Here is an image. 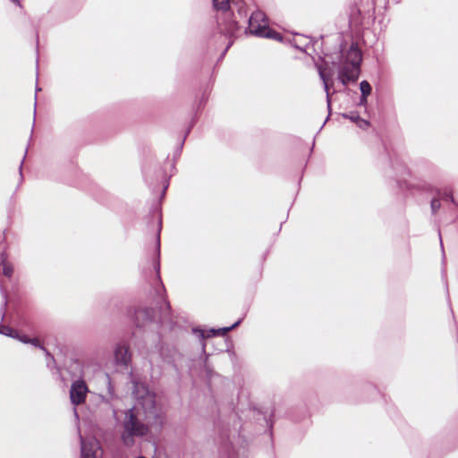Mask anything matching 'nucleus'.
<instances>
[{
    "label": "nucleus",
    "instance_id": "nucleus-1",
    "mask_svg": "<svg viewBox=\"0 0 458 458\" xmlns=\"http://www.w3.org/2000/svg\"><path fill=\"white\" fill-rule=\"evenodd\" d=\"M132 394L135 399L133 406L124 411L122 421L121 439L126 446H132L135 437L146 436L149 425L157 417L156 395L148 387L139 382H133Z\"/></svg>",
    "mask_w": 458,
    "mask_h": 458
},
{
    "label": "nucleus",
    "instance_id": "nucleus-2",
    "mask_svg": "<svg viewBox=\"0 0 458 458\" xmlns=\"http://www.w3.org/2000/svg\"><path fill=\"white\" fill-rule=\"evenodd\" d=\"M361 53L357 47L352 45L343 55L339 66L338 78L344 85L358 80Z\"/></svg>",
    "mask_w": 458,
    "mask_h": 458
},
{
    "label": "nucleus",
    "instance_id": "nucleus-3",
    "mask_svg": "<svg viewBox=\"0 0 458 458\" xmlns=\"http://www.w3.org/2000/svg\"><path fill=\"white\" fill-rule=\"evenodd\" d=\"M248 30L251 35L276 40L282 39L279 33L268 28L265 14L259 11L253 13L250 17Z\"/></svg>",
    "mask_w": 458,
    "mask_h": 458
},
{
    "label": "nucleus",
    "instance_id": "nucleus-4",
    "mask_svg": "<svg viewBox=\"0 0 458 458\" xmlns=\"http://www.w3.org/2000/svg\"><path fill=\"white\" fill-rule=\"evenodd\" d=\"M89 387L82 378L74 380L70 387L69 394L72 405L78 406L85 403Z\"/></svg>",
    "mask_w": 458,
    "mask_h": 458
},
{
    "label": "nucleus",
    "instance_id": "nucleus-5",
    "mask_svg": "<svg viewBox=\"0 0 458 458\" xmlns=\"http://www.w3.org/2000/svg\"><path fill=\"white\" fill-rule=\"evenodd\" d=\"M81 458H100L102 450L95 437L84 438L80 434Z\"/></svg>",
    "mask_w": 458,
    "mask_h": 458
},
{
    "label": "nucleus",
    "instance_id": "nucleus-6",
    "mask_svg": "<svg viewBox=\"0 0 458 458\" xmlns=\"http://www.w3.org/2000/svg\"><path fill=\"white\" fill-rule=\"evenodd\" d=\"M318 73L320 76V79L323 81L325 91L327 94V106L330 109L331 106V100H330V93H329V86L333 83L332 77L334 75V72L330 69H327L325 65H319L318 66Z\"/></svg>",
    "mask_w": 458,
    "mask_h": 458
},
{
    "label": "nucleus",
    "instance_id": "nucleus-7",
    "mask_svg": "<svg viewBox=\"0 0 458 458\" xmlns=\"http://www.w3.org/2000/svg\"><path fill=\"white\" fill-rule=\"evenodd\" d=\"M0 333L2 335L18 339L21 343H24V344L30 343V344H33L34 346L42 348L41 345L39 344V341L37 338L30 339L27 335H21L17 331H15L14 329H13L9 327H6V326L2 327L0 328Z\"/></svg>",
    "mask_w": 458,
    "mask_h": 458
},
{
    "label": "nucleus",
    "instance_id": "nucleus-8",
    "mask_svg": "<svg viewBox=\"0 0 458 458\" xmlns=\"http://www.w3.org/2000/svg\"><path fill=\"white\" fill-rule=\"evenodd\" d=\"M114 358L117 363L127 365L131 360L129 348L124 344H118L114 350Z\"/></svg>",
    "mask_w": 458,
    "mask_h": 458
},
{
    "label": "nucleus",
    "instance_id": "nucleus-9",
    "mask_svg": "<svg viewBox=\"0 0 458 458\" xmlns=\"http://www.w3.org/2000/svg\"><path fill=\"white\" fill-rule=\"evenodd\" d=\"M239 324H240V320L237 321L236 323H234L231 327H222V328H218V329H210L207 332L203 331V330H198V332L200 334V336L202 338H208V337H211L214 335H225L229 331H231L233 328L236 327Z\"/></svg>",
    "mask_w": 458,
    "mask_h": 458
},
{
    "label": "nucleus",
    "instance_id": "nucleus-10",
    "mask_svg": "<svg viewBox=\"0 0 458 458\" xmlns=\"http://www.w3.org/2000/svg\"><path fill=\"white\" fill-rule=\"evenodd\" d=\"M0 261L3 267L4 275L5 276L11 277L13 272V267L12 264L7 261V256L4 252L1 253Z\"/></svg>",
    "mask_w": 458,
    "mask_h": 458
},
{
    "label": "nucleus",
    "instance_id": "nucleus-11",
    "mask_svg": "<svg viewBox=\"0 0 458 458\" xmlns=\"http://www.w3.org/2000/svg\"><path fill=\"white\" fill-rule=\"evenodd\" d=\"M230 0H213L214 7L216 10L226 12L229 8Z\"/></svg>",
    "mask_w": 458,
    "mask_h": 458
},
{
    "label": "nucleus",
    "instance_id": "nucleus-12",
    "mask_svg": "<svg viewBox=\"0 0 458 458\" xmlns=\"http://www.w3.org/2000/svg\"><path fill=\"white\" fill-rule=\"evenodd\" d=\"M361 95L369 96L371 93V86L367 81H362L360 84Z\"/></svg>",
    "mask_w": 458,
    "mask_h": 458
},
{
    "label": "nucleus",
    "instance_id": "nucleus-13",
    "mask_svg": "<svg viewBox=\"0 0 458 458\" xmlns=\"http://www.w3.org/2000/svg\"><path fill=\"white\" fill-rule=\"evenodd\" d=\"M355 123L362 130H366L369 126V123L367 120L360 118L359 115L355 116Z\"/></svg>",
    "mask_w": 458,
    "mask_h": 458
},
{
    "label": "nucleus",
    "instance_id": "nucleus-14",
    "mask_svg": "<svg viewBox=\"0 0 458 458\" xmlns=\"http://www.w3.org/2000/svg\"><path fill=\"white\" fill-rule=\"evenodd\" d=\"M438 196L444 200H450L454 202L452 191L450 190H444L442 192H438Z\"/></svg>",
    "mask_w": 458,
    "mask_h": 458
},
{
    "label": "nucleus",
    "instance_id": "nucleus-15",
    "mask_svg": "<svg viewBox=\"0 0 458 458\" xmlns=\"http://www.w3.org/2000/svg\"><path fill=\"white\" fill-rule=\"evenodd\" d=\"M226 31L230 35H233L234 31L237 30V21L234 20H229L228 24L226 25Z\"/></svg>",
    "mask_w": 458,
    "mask_h": 458
},
{
    "label": "nucleus",
    "instance_id": "nucleus-16",
    "mask_svg": "<svg viewBox=\"0 0 458 458\" xmlns=\"http://www.w3.org/2000/svg\"><path fill=\"white\" fill-rule=\"evenodd\" d=\"M440 208V200L438 199H433L431 201V209L433 213H436Z\"/></svg>",
    "mask_w": 458,
    "mask_h": 458
},
{
    "label": "nucleus",
    "instance_id": "nucleus-17",
    "mask_svg": "<svg viewBox=\"0 0 458 458\" xmlns=\"http://www.w3.org/2000/svg\"><path fill=\"white\" fill-rule=\"evenodd\" d=\"M367 97L368 96L361 95V97L360 98V102H359L360 106H366L367 105Z\"/></svg>",
    "mask_w": 458,
    "mask_h": 458
},
{
    "label": "nucleus",
    "instance_id": "nucleus-18",
    "mask_svg": "<svg viewBox=\"0 0 458 458\" xmlns=\"http://www.w3.org/2000/svg\"><path fill=\"white\" fill-rule=\"evenodd\" d=\"M358 115L357 114L352 113L350 114H344V117L349 118L351 121L355 123V116Z\"/></svg>",
    "mask_w": 458,
    "mask_h": 458
},
{
    "label": "nucleus",
    "instance_id": "nucleus-19",
    "mask_svg": "<svg viewBox=\"0 0 458 458\" xmlns=\"http://www.w3.org/2000/svg\"><path fill=\"white\" fill-rule=\"evenodd\" d=\"M74 414H75L76 417H78L76 409L74 410Z\"/></svg>",
    "mask_w": 458,
    "mask_h": 458
},
{
    "label": "nucleus",
    "instance_id": "nucleus-20",
    "mask_svg": "<svg viewBox=\"0 0 458 458\" xmlns=\"http://www.w3.org/2000/svg\"><path fill=\"white\" fill-rule=\"evenodd\" d=\"M13 2H16L17 0H13Z\"/></svg>",
    "mask_w": 458,
    "mask_h": 458
}]
</instances>
